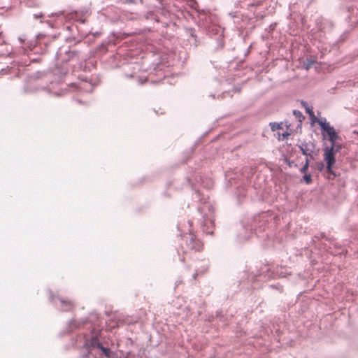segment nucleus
Masks as SVG:
<instances>
[{"mask_svg": "<svg viewBox=\"0 0 358 358\" xmlns=\"http://www.w3.org/2000/svg\"><path fill=\"white\" fill-rule=\"evenodd\" d=\"M315 62V61L314 59H307L306 61L303 63V64L304 66H306V69H309Z\"/></svg>", "mask_w": 358, "mask_h": 358, "instance_id": "6e6552de", "label": "nucleus"}, {"mask_svg": "<svg viewBox=\"0 0 358 358\" xmlns=\"http://www.w3.org/2000/svg\"><path fill=\"white\" fill-rule=\"evenodd\" d=\"M97 347L102 351L106 357L108 358L110 357L111 352L110 349L103 347L101 343H98Z\"/></svg>", "mask_w": 358, "mask_h": 358, "instance_id": "39448f33", "label": "nucleus"}, {"mask_svg": "<svg viewBox=\"0 0 358 358\" xmlns=\"http://www.w3.org/2000/svg\"><path fill=\"white\" fill-rule=\"evenodd\" d=\"M188 245H189L190 250L201 251L203 249L202 243L199 240L193 238L192 237L189 238Z\"/></svg>", "mask_w": 358, "mask_h": 358, "instance_id": "7ed1b4c3", "label": "nucleus"}, {"mask_svg": "<svg viewBox=\"0 0 358 358\" xmlns=\"http://www.w3.org/2000/svg\"><path fill=\"white\" fill-rule=\"evenodd\" d=\"M335 149L336 145H331V147H326L324 149V160L327 163V172L334 176L336 174L334 173L332 168L336 162L335 154L337 151Z\"/></svg>", "mask_w": 358, "mask_h": 358, "instance_id": "f257e3e1", "label": "nucleus"}, {"mask_svg": "<svg viewBox=\"0 0 358 358\" xmlns=\"http://www.w3.org/2000/svg\"><path fill=\"white\" fill-rule=\"evenodd\" d=\"M60 304L62 310L65 311L70 310L73 307V303L70 300L61 299Z\"/></svg>", "mask_w": 358, "mask_h": 358, "instance_id": "20e7f679", "label": "nucleus"}, {"mask_svg": "<svg viewBox=\"0 0 358 358\" xmlns=\"http://www.w3.org/2000/svg\"><path fill=\"white\" fill-rule=\"evenodd\" d=\"M306 111L309 115L310 117L313 120V121L317 122L316 117L312 108H309L308 106H306Z\"/></svg>", "mask_w": 358, "mask_h": 358, "instance_id": "423d86ee", "label": "nucleus"}, {"mask_svg": "<svg viewBox=\"0 0 358 358\" xmlns=\"http://www.w3.org/2000/svg\"><path fill=\"white\" fill-rule=\"evenodd\" d=\"M317 122L321 127V129L327 134L329 140L331 143V145H335L338 136L334 128L330 126L329 123L327 122L325 118L317 120Z\"/></svg>", "mask_w": 358, "mask_h": 358, "instance_id": "f03ea898", "label": "nucleus"}, {"mask_svg": "<svg viewBox=\"0 0 358 358\" xmlns=\"http://www.w3.org/2000/svg\"><path fill=\"white\" fill-rule=\"evenodd\" d=\"M303 180L306 184H310L312 182V178L310 174H305L303 176Z\"/></svg>", "mask_w": 358, "mask_h": 358, "instance_id": "9d476101", "label": "nucleus"}, {"mask_svg": "<svg viewBox=\"0 0 358 358\" xmlns=\"http://www.w3.org/2000/svg\"><path fill=\"white\" fill-rule=\"evenodd\" d=\"M270 126L272 131H276L282 129L281 124H278L276 122L271 123Z\"/></svg>", "mask_w": 358, "mask_h": 358, "instance_id": "0eeeda50", "label": "nucleus"}, {"mask_svg": "<svg viewBox=\"0 0 358 358\" xmlns=\"http://www.w3.org/2000/svg\"><path fill=\"white\" fill-rule=\"evenodd\" d=\"M284 136H288V134H283Z\"/></svg>", "mask_w": 358, "mask_h": 358, "instance_id": "ddd939ff", "label": "nucleus"}, {"mask_svg": "<svg viewBox=\"0 0 358 358\" xmlns=\"http://www.w3.org/2000/svg\"><path fill=\"white\" fill-rule=\"evenodd\" d=\"M197 275H198L197 273H195V274L193 275L194 279H196V278Z\"/></svg>", "mask_w": 358, "mask_h": 358, "instance_id": "f8f14e48", "label": "nucleus"}, {"mask_svg": "<svg viewBox=\"0 0 358 358\" xmlns=\"http://www.w3.org/2000/svg\"><path fill=\"white\" fill-rule=\"evenodd\" d=\"M308 166H309V160L308 159H306V164H304V166L301 169V173H306V171H308Z\"/></svg>", "mask_w": 358, "mask_h": 358, "instance_id": "1a4fd4ad", "label": "nucleus"}, {"mask_svg": "<svg viewBox=\"0 0 358 358\" xmlns=\"http://www.w3.org/2000/svg\"><path fill=\"white\" fill-rule=\"evenodd\" d=\"M300 150H301L303 155H310V154L308 152V150L305 149L303 146H300Z\"/></svg>", "mask_w": 358, "mask_h": 358, "instance_id": "9b49d317", "label": "nucleus"}]
</instances>
